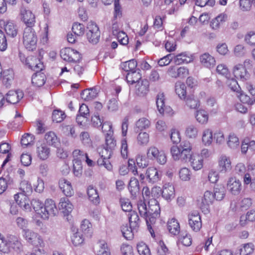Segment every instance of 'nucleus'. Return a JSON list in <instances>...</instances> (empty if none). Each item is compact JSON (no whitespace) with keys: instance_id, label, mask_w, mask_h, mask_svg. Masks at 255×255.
I'll return each instance as SVG.
<instances>
[{"instance_id":"obj_15","label":"nucleus","mask_w":255,"mask_h":255,"mask_svg":"<svg viewBox=\"0 0 255 255\" xmlns=\"http://www.w3.org/2000/svg\"><path fill=\"white\" fill-rule=\"evenodd\" d=\"M214 199V194L212 192L209 191L205 192L204 196L202 199V202L199 205L203 212L205 213L209 212V206L213 203Z\"/></svg>"},{"instance_id":"obj_16","label":"nucleus","mask_w":255,"mask_h":255,"mask_svg":"<svg viewBox=\"0 0 255 255\" xmlns=\"http://www.w3.org/2000/svg\"><path fill=\"white\" fill-rule=\"evenodd\" d=\"M26 64L29 68L36 72L41 71L44 66L40 60L34 56H29L26 59Z\"/></svg>"},{"instance_id":"obj_14","label":"nucleus","mask_w":255,"mask_h":255,"mask_svg":"<svg viewBox=\"0 0 255 255\" xmlns=\"http://www.w3.org/2000/svg\"><path fill=\"white\" fill-rule=\"evenodd\" d=\"M218 166L221 173H226L230 172L232 168L230 158L225 155H221L219 159Z\"/></svg>"},{"instance_id":"obj_45","label":"nucleus","mask_w":255,"mask_h":255,"mask_svg":"<svg viewBox=\"0 0 255 255\" xmlns=\"http://www.w3.org/2000/svg\"><path fill=\"white\" fill-rule=\"evenodd\" d=\"M202 139L204 145H210L213 141L212 131L209 128L204 129L203 132Z\"/></svg>"},{"instance_id":"obj_8","label":"nucleus","mask_w":255,"mask_h":255,"mask_svg":"<svg viewBox=\"0 0 255 255\" xmlns=\"http://www.w3.org/2000/svg\"><path fill=\"white\" fill-rule=\"evenodd\" d=\"M20 16L21 20L27 25L32 27L35 23V17L32 11L24 6L20 9Z\"/></svg>"},{"instance_id":"obj_2","label":"nucleus","mask_w":255,"mask_h":255,"mask_svg":"<svg viewBox=\"0 0 255 255\" xmlns=\"http://www.w3.org/2000/svg\"><path fill=\"white\" fill-rule=\"evenodd\" d=\"M22 42L25 48L28 51H34L36 49L37 36L34 29L31 26L24 29Z\"/></svg>"},{"instance_id":"obj_41","label":"nucleus","mask_w":255,"mask_h":255,"mask_svg":"<svg viewBox=\"0 0 255 255\" xmlns=\"http://www.w3.org/2000/svg\"><path fill=\"white\" fill-rule=\"evenodd\" d=\"M136 66L137 62L134 59L123 62L121 65V67L122 69L128 73L135 71Z\"/></svg>"},{"instance_id":"obj_3","label":"nucleus","mask_w":255,"mask_h":255,"mask_svg":"<svg viewBox=\"0 0 255 255\" xmlns=\"http://www.w3.org/2000/svg\"><path fill=\"white\" fill-rule=\"evenodd\" d=\"M99 150L100 158L97 160L98 164L104 166L108 170H111L113 166L109 159L113 154V150L106 147L99 148Z\"/></svg>"},{"instance_id":"obj_38","label":"nucleus","mask_w":255,"mask_h":255,"mask_svg":"<svg viewBox=\"0 0 255 255\" xmlns=\"http://www.w3.org/2000/svg\"><path fill=\"white\" fill-rule=\"evenodd\" d=\"M141 78V74L135 70L128 73L126 76L127 81L129 84H137L138 82L140 81Z\"/></svg>"},{"instance_id":"obj_22","label":"nucleus","mask_w":255,"mask_h":255,"mask_svg":"<svg viewBox=\"0 0 255 255\" xmlns=\"http://www.w3.org/2000/svg\"><path fill=\"white\" fill-rule=\"evenodd\" d=\"M162 196L167 201H171L175 197L174 186L169 183L165 184L162 191Z\"/></svg>"},{"instance_id":"obj_27","label":"nucleus","mask_w":255,"mask_h":255,"mask_svg":"<svg viewBox=\"0 0 255 255\" xmlns=\"http://www.w3.org/2000/svg\"><path fill=\"white\" fill-rule=\"evenodd\" d=\"M203 161L202 157L196 154H192L189 160L191 166L195 170H198L202 168Z\"/></svg>"},{"instance_id":"obj_46","label":"nucleus","mask_w":255,"mask_h":255,"mask_svg":"<svg viewBox=\"0 0 255 255\" xmlns=\"http://www.w3.org/2000/svg\"><path fill=\"white\" fill-rule=\"evenodd\" d=\"M128 170L132 172L134 175H139L140 180H143L145 176L143 173L140 170L138 171L137 167L135 166V161L132 159H129L128 161Z\"/></svg>"},{"instance_id":"obj_24","label":"nucleus","mask_w":255,"mask_h":255,"mask_svg":"<svg viewBox=\"0 0 255 255\" xmlns=\"http://www.w3.org/2000/svg\"><path fill=\"white\" fill-rule=\"evenodd\" d=\"M59 187L66 196H71L74 193L71 183L65 179H61L59 182Z\"/></svg>"},{"instance_id":"obj_57","label":"nucleus","mask_w":255,"mask_h":255,"mask_svg":"<svg viewBox=\"0 0 255 255\" xmlns=\"http://www.w3.org/2000/svg\"><path fill=\"white\" fill-rule=\"evenodd\" d=\"M120 202L121 206L124 211L128 212L129 213L133 211L132 210V205L128 199L121 198Z\"/></svg>"},{"instance_id":"obj_42","label":"nucleus","mask_w":255,"mask_h":255,"mask_svg":"<svg viewBox=\"0 0 255 255\" xmlns=\"http://www.w3.org/2000/svg\"><path fill=\"white\" fill-rule=\"evenodd\" d=\"M148 84L146 80H141L138 82L136 86V91L138 95H144L148 91Z\"/></svg>"},{"instance_id":"obj_36","label":"nucleus","mask_w":255,"mask_h":255,"mask_svg":"<svg viewBox=\"0 0 255 255\" xmlns=\"http://www.w3.org/2000/svg\"><path fill=\"white\" fill-rule=\"evenodd\" d=\"M19 189L22 193H18L20 197H21V195H23L27 197L32 192V187L31 184L26 180H23L20 183Z\"/></svg>"},{"instance_id":"obj_28","label":"nucleus","mask_w":255,"mask_h":255,"mask_svg":"<svg viewBox=\"0 0 255 255\" xmlns=\"http://www.w3.org/2000/svg\"><path fill=\"white\" fill-rule=\"evenodd\" d=\"M32 84L33 86L40 87L42 86L45 83L46 76L42 73L39 72L33 75L31 78Z\"/></svg>"},{"instance_id":"obj_39","label":"nucleus","mask_w":255,"mask_h":255,"mask_svg":"<svg viewBox=\"0 0 255 255\" xmlns=\"http://www.w3.org/2000/svg\"><path fill=\"white\" fill-rule=\"evenodd\" d=\"M185 104L190 109H195L200 106L199 101L193 95L185 98Z\"/></svg>"},{"instance_id":"obj_25","label":"nucleus","mask_w":255,"mask_h":255,"mask_svg":"<svg viewBox=\"0 0 255 255\" xmlns=\"http://www.w3.org/2000/svg\"><path fill=\"white\" fill-rule=\"evenodd\" d=\"M227 15L221 13L213 19L210 24V27L214 30L219 29L221 26L226 21Z\"/></svg>"},{"instance_id":"obj_9","label":"nucleus","mask_w":255,"mask_h":255,"mask_svg":"<svg viewBox=\"0 0 255 255\" xmlns=\"http://www.w3.org/2000/svg\"><path fill=\"white\" fill-rule=\"evenodd\" d=\"M22 235L27 242L32 245L37 246V243H38V244L41 245L43 243L41 237L37 233L30 230L23 229L22 230Z\"/></svg>"},{"instance_id":"obj_6","label":"nucleus","mask_w":255,"mask_h":255,"mask_svg":"<svg viewBox=\"0 0 255 255\" xmlns=\"http://www.w3.org/2000/svg\"><path fill=\"white\" fill-rule=\"evenodd\" d=\"M147 156L148 158L156 161L161 165L164 164L167 161L166 156L163 151H159L155 146L150 147L147 152Z\"/></svg>"},{"instance_id":"obj_56","label":"nucleus","mask_w":255,"mask_h":255,"mask_svg":"<svg viewBox=\"0 0 255 255\" xmlns=\"http://www.w3.org/2000/svg\"><path fill=\"white\" fill-rule=\"evenodd\" d=\"M7 243V237L5 238L0 233V255H2V253H9V248Z\"/></svg>"},{"instance_id":"obj_31","label":"nucleus","mask_w":255,"mask_h":255,"mask_svg":"<svg viewBox=\"0 0 255 255\" xmlns=\"http://www.w3.org/2000/svg\"><path fill=\"white\" fill-rule=\"evenodd\" d=\"M146 177L150 183H155L159 180V174L155 168L149 167L146 172Z\"/></svg>"},{"instance_id":"obj_55","label":"nucleus","mask_w":255,"mask_h":255,"mask_svg":"<svg viewBox=\"0 0 255 255\" xmlns=\"http://www.w3.org/2000/svg\"><path fill=\"white\" fill-rule=\"evenodd\" d=\"M237 96L242 103L247 104L248 105H252L255 102V98L254 97H250L247 95L243 93L242 91L240 93H238Z\"/></svg>"},{"instance_id":"obj_5","label":"nucleus","mask_w":255,"mask_h":255,"mask_svg":"<svg viewBox=\"0 0 255 255\" xmlns=\"http://www.w3.org/2000/svg\"><path fill=\"white\" fill-rule=\"evenodd\" d=\"M87 37L89 42L95 44L100 40V31L97 25L94 22H89L87 24Z\"/></svg>"},{"instance_id":"obj_10","label":"nucleus","mask_w":255,"mask_h":255,"mask_svg":"<svg viewBox=\"0 0 255 255\" xmlns=\"http://www.w3.org/2000/svg\"><path fill=\"white\" fill-rule=\"evenodd\" d=\"M188 224L194 232H198L202 227V221L199 213L194 211L188 215Z\"/></svg>"},{"instance_id":"obj_13","label":"nucleus","mask_w":255,"mask_h":255,"mask_svg":"<svg viewBox=\"0 0 255 255\" xmlns=\"http://www.w3.org/2000/svg\"><path fill=\"white\" fill-rule=\"evenodd\" d=\"M233 74L236 78L243 82L247 81L250 77V74L247 72V69L241 64H237L234 67Z\"/></svg>"},{"instance_id":"obj_34","label":"nucleus","mask_w":255,"mask_h":255,"mask_svg":"<svg viewBox=\"0 0 255 255\" xmlns=\"http://www.w3.org/2000/svg\"><path fill=\"white\" fill-rule=\"evenodd\" d=\"M73 235L71 236V242L75 246H78L81 245L84 242V239L82 235L78 231L76 228H72Z\"/></svg>"},{"instance_id":"obj_52","label":"nucleus","mask_w":255,"mask_h":255,"mask_svg":"<svg viewBox=\"0 0 255 255\" xmlns=\"http://www.w3.org/2000/svg\"><path fill=\"white\" fill-rule=\"evenodd\" d=\"M156 106L158 112L160 114H163L164 112V96L163 93H159L156 97Z\"/></svg>"},{"instance_id":"obj_32","label":"nucleus","mask_w":255,"mask_h":255,"mask_svg":"<svg viewBox=\"0 0 255 255\" xmlns=\"http://www.w3.org/2000/svg\"><path fill=\"white\" fill-rule=\"evenodd\" d=\"M167 228L169 232L173 235H177L180 232L179 224L174 218H172L168 221Z\"/></svg>"},{"instance_id":"obj_61","label":"nucleus","mask_w":255,"mask_h":255,"mask_svg":"<svg viewBox=\"0 0 255 255\" xmlns=\"http://www.w3.org/2000/svg\"><path fill=\"white\" fill-rule=\"evenodd\" d=\"M254 251V246L251 243L244 245L240 249V255H249Z\"/></svg>"},{"instance_id":"obj_54","label":"nucleus","mask_w":255,"mask_h":255,"mask_svg":"<svg viewBox=\"0 0 255 255\" xmlns=\"http://www.w3.org/2000/svg\"><path fill=\"white\" fill-rule=\"evenodd\" d=\"M135 125L137 128L142 130L149 128L150 126V122L148 119L142 118L136 122Z\"/></svg>"},{"instance_id":"obj_53","label":"nucleus","mask_w":255,"mask_h":255,"mask_svg":"<svg viewBox=\"0 0 255 255\" xmlns=\"http://www.w3.org/2000/svg\"><path fill=\"white\" fill-rule=\"evenodd\" d=\"M198 134V129L195 126L190 125L186 128L185 134L189 138H195Z\"/></svg>"},{"instance_id":"obj_63","label":"nucleus","mask_w":255,"mask_h":255,"mask_svg":"<svg viewBox=\"0 0 255 255\" xmlns=\"http://www.w3.org/2000/svg\"><path fill=\"white\" fill-rule=\"evenodd\" d=\"M66 115L60 110H54L52 114L53 121L55 123H60L65 118Z\"/></svg>"},{"instance_id":"obj_20","label":"nucleus","mask_w":255,"mask_h":255,"mask_svg":"<svg viewBox=\"0 0 255 255\" xmlns=\"http://www.w3.org/2000/svg\"><path fill=\"white\" fill-rule=\"evenodd\" d=\"M4 29L7 35L14 37L17 34V29L15 24L11 20L3 21Z\"/></svg>"},{"instance_id":"obj_7","label":"nucleus","mask_w":255,"mask_h":255,"mask_svg":"<svg viewBox=\"0 0 255 255\" xmlns=\"http://www.w3.org/2000/svg\"><path fill=\"white\" fill-rule=\"evenodd\" d=\"M42 211L41 218L43 219L47 220L50 216H55L57 209L54 201L51 199L46 200Z\"/></svg>"},{"instance_id":"obj_50","label":"nucleus","mask_w":255,"mask_h":255,"mask_svg":"<svg viewBox=\"0 0 255 255\" xmlns=\"http://www.w3.org/2000/svg\"><path fill=\"white\" fill-rule=\"evenodd\" d=\"M31 206L32 207L36 214H38L41 218V215L43 213L42 210L43 207L42 203L39 199H34L32 200L31 201Z\"/></svg>"},{"instance_id":"obj_1","label":"nucleus","mask_w":255,"mask_h":255,"mask_svg":"<svg viewBox=\"0 0 255 255\" xmlns=\"http://www.w3.org/2000/svg\"><path fill=\"white\" fill-rule=\"evenodd\" d=\"M137 205L140 216L145 219L146 223L155 222L160 213L159 204L156 199L149 200L148 208L144 201L141 200L138 201Z\"/></svg>"},{"instance_id":"obj_48","label":"nucleus","mask_w":255,"mask_h":255,"mask_svg":"<svg viewBox=\"0 0 255 255\" xmlns=\"http://www.w3.org/2000/svg\"><path fill=\"white\" fill-rule=\"evenodd\" d=\"M196 120L201 124H206L208 121V115L207 113L203 110L197 111L195 116Z\"/></svg>"},{"instance_id":"obj_17","label":"nucleus","mask_w":255,"mask_h":255,"mask_svg":"<svg viewBox=\"0 0 255 255\" xmlns=\"http://www.w3.org/2000/svg\"><path fill=\"white\" fill-rule=\"evenodd\" d=\"M23 93L21 91L10 90L5 95L4 97L8 103L15 104L23 97Z\"/></svg>"},{"instance_id":"obj_60","label":"nucleus","mask_w":255,"mask_h":255,"mask_svg":"<svg viewBox=\"0 0 255 255\" xmlns=\"http://www.w3.org/2000/svg\"><path fill=\"white\" fill-rule=\"evenodd\" d=\"M73 173L76 176H80L81 175L82 173V162L80 160H78L77 159H73Z\"/></svg>"},{"instance_id":"obj_47","label":"nucleus","mask_w":255,"mask_h":255,"mask_svg":"<svg viewBox=\"0 0 255 255\" xmlns=\"http://www.w3.org/2000/svg\"><path fill=\"white\" fill-rule=\"evenodd\" d=\"M122 232L125 239L128 240L132 239L133 237L134 231L136 232L137 229H131L130 226L128 227L127 225L123 226L122 227Z\"/></svg>"},{"instance_id":"obj_58","label":"nucleus","mask_w":255,"mask_h":255,"mask_svg":"<svg viewBox=\"0 0 255 255\" xmlns=\"http://www.w3.org/2000/svg\"><path fill=\"white\" fill-rule=\"evenodd\" d=\"M137 250L139 255H151L149 249L143 242L139 243L137 245Z\"/></svg>"},{"instance_id":"obj_30","label":"nucleus","mask_w":255,"mask_h":255,"mask_svg":"<svg viewBox=\"0 0 255 255\" xmlns=\"http://www.w3.org/2000/svg\"><path fill=\"white\" fill-rule=\"evenodd\" d=\"M44 138L49 145L57 146L59 144V140L55 133L53 131H48L45 134Z\"/></svg>"},{"instance_id":"obj_35","label":"nucleus","mask_w":255,"mask_h":255,"mask_svg":"<svg viewBox=\"0 0 255 255\" xmlns=\"http://www.w3.org/2000/svg\"><path fill=\"white\" fill-rule=\"evenodd\" d=\"M129 225L131 229H137L140 224V220L137 213L133 211L128 215Z\"/></svg>"},{"instance_id":"obj_21","label":"nucleus","mask_w":255,"mask_h":255,"mask_svg":"<svg viewBox=\"0 0 255 255\" xmlns=\"http://www.w3.org/2000/svg\"><path fill=\"white\" fill-rule=\"evenodd\" d=\"M192 56L187 52H183L177 54L174 58V62L176 65L188 63L193 61Z\"/></svg>"},{"instance_id":"obj_12","label":"nucleus","mask_w":255,"mask_h":255,"mask_svg":"<svg viewBox=\"0 0 255 255\" xmlns=\"http://www.w3.org/2000/svg\"><path fill=\"white\" fill-rule=\"evenodd\" d=\"M241 182L235 177L229 178L227 184V187L229 191L232 194L237 195L239 194L241 190Z\"/></svg>"},{"instance_id":"obj_62","label":"nucleus","mask_w":255,"mask_h":255,"mask_svg":"<svg viewBox=\"0 0 255 255\" xmlns=\"http://www.w3.org/2000/svg\"><path fill=\"white\" fill-rule=\"evenodd\" d=\"M80 139L83 144L86 146H91L92 141L90 138L89 133L87 131H83L80 134Z\"/></svg>"},{"instance_id":"obj_64","label":"nucleus","mask_w":255,"mask_h":255,"mask_svg":"<svg viewBox=\"0 0 255 255\" xmlns=\"http://www.w3.org/2000/svg\"><path fill=\"white\" fill-rule=\"evenodd\" d=\"M72 31L75 35H83L85 32V26L83 24L75 23L72 26Z\"/></svg>"},{"instance_id":"obj_33","label":"nucleus","mask_w":255,"mask_h":255,"mask_svg":"<svg viewBox=\"0 0 255 255\" xmlns=\"http://www.w3.org/2000/svg\"><path fill=\"white\" fill-rule=\"evenodd\" d=\"M128 190L133 196H136L139 192V185L138 180L135 177H131L130 179Z\"/></svg>"},{"instance_id":"obj_51","label":"nucleus","mask_w":255,"mask_h":255,"mask_svg":"<svg viewBox=\"0 0 255 255\" xmlns=\"http://www.w3.org/2000/svg\"><path fill=\"white\" fill-rule=\"evenodd\" d=\"M227 144L231 148L236 149L238 148L240 144L238 137L234 133L230 134L229 135Z\"/></svg>"},{"instance_id":"obj_4","label":"nucleus","mask_w":255,"mask_h":255,"mask_svg":"<svg viewBox=\"0 0 255 255\" xmlns=\"http://www.w3.org/2000/svg\"><path fill=\"white\" fill-rule=\"evenodd\" d=\"M60 56L65 61L69 62H78L81 59V55L78 51L67 47L60 51Z\"/></svg>"},{"instance_id":"obj_49","label":"nucleus","mask_w":255,"mask_h":255,"mask_svg":"<svg viewBox=\"0 0 255 255\" xmlns=\"http://www.w3.org/2000/svg\"><path fill=\"white\" fill-rule=\"evenodd\" d=\"M255 178V165L250 166L248 171L244 176V183L245 184H249L251 179Z\"/></svg>"},{"instance_id":"obj_19","label":"nucleus","mask_w":255,"mask_h":255,"mask_svg":"<svg viewBox=\"0 0 255 255\" xmlns=\"http://www.w3.org/2000/svg\"><path fill=\"white\" fill-rule=\"evenodd\" d=\"M14 199L16 203L23 210L26 211H30L31 210V206L29 203V200L27 197L23 195H21V197L19 196L18 193L14 195Z\"/></svg>"},{"instance_id":"obj_59","label":"nucleus","mask_w":255,"mask_h":255,"mask_svg":"<svg viewBox=\"0 0 255 255\" xmlns=\"http://www.w3.org/2000/svg\"><path fill=\"white\" fill-rule=\"evenodd\" d=\"M149 134L146 132H140L137 137V143L141 145H146L149 142Z\"/></svg>"},{"instance_id":"obj_43","label":"nucleus","mask_w":255,"mask_h":255,"mask_svg":"<svg viewBox=\"0 0 255 255\" xmlns=\"http://www.w3.org/2000/svg\"><path fill=\"white\" fill-rule=\"evenodd\" d=\"M87 194L89 200L94 204L99 203V197L97 190L93 186H89L87 189Z\"/></svg>"},{"instance_id":"obj_26","label":"nucleus","mask_w":255,"mask_h":255,"mask_svg":"<svg viewBox=\"0 0 255 255\" xmlns=\"http://www.w3.org/2000/svg\"><path fill=\"white\" fill-rule=\"evenodd\" d=\"M59 208L65 215H67L72 211L73 205L67 198L64 197L60 199Z\"/></svg>"},{"instance_id":"obj_11","label":"nucleus","mask_w":255,"mask_h":255,"mask_svg":"<svg viewBox=\"0 0 255 255\" xmlns=\"http://www.w3.org/2000/svg\"><path fill=\"white\" fill-rule=\"evenodd\" d=\"M7 245L9 248V253L12 250L17 253L22 251L23 245L18 237L12 235H8L7 236Z\"/></svg>"},{"instance_id":"obj_44","label":"nucleus","mask_w":255,"mask_h":255,"mask_svg":"<svg viewBox=\"0 0 255 255\" xmlns=\"http://www.w3.org/2000/svg\"><path fill=\"white\" fill-rule=\"evenodd\" d=\"M2 82L4 85L8 87H9L14 78V73L11 70H7L4 71L3 73Z\"/></svg>"},{"instance_id":"obj_40","label":"nucleus","mask_w":255,"mask_h":255,"mask_svg":"<svg viewBox=\"0 0 255 255\" xmlns=\"http://www.w3.org/2000/svg\"><path fill=\"white\" fill-rule=\"evenodd\" d=\"M214 196L215 199L218 201L222 200L225 196L226 189L222 185H217L214 188Z\"/></svg>"},{"instance_id":"obj_18","label":"nucleus","mask_w":255,"mask_h":255,"mask_svg":"<svg viewBox=\"0 0 255 255\" xmlns=\"http://www.w3.org/2000/svg\"><path fill=\"white\" fill-rule=\"evenodd\" d=\"M36 154L40 160H45L50 155V149L45 143H41L37 145Z\"/></svg>"},{"instance_id":"obj_37","label":"nucleus","mask_w":255,"mask_h":255,"mask_svg":"<svg viewBox=\"0 0 255 255\" xmlns=\"http://www.w3.org/2000/svg\"><path fill=\"white\" fill-rule=\"evenodd\" d=\"M176 93L181 100H185L186 97V87L185 85L181 82H177L175 86Z\"/></svg>"},{"instance_id":"obj_29","label":"nucleus","mask_w":255,"mask_h":255,"mask_svg":"<svg viewBox=\"0 0 255 255\" xmlns=\"http://www.w3.org/2000/svg\"><path fill=\"white\" fill-rule=\"evenodd\" d=\"M98 95V91L96 88L85 89L81 94L82 99L89 101L94 99Z\"/></svg>"},{"instance_id":"obj_23","label":"nucleus","mask_w":255,"mask_h":255,"mask_svg":"<svg viewBox=\"0 0 255 255\" xmlns=\"http://www.w3.org/2000/svg\"><path fill=\"white\" fill-rule=\"evenodd\" d=\"M200 60L202 65L207 68H211L215 65L216 61L214 57L208 53L201 55Z\"/></svg>"}]
</instances>
